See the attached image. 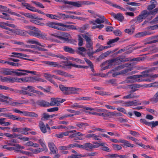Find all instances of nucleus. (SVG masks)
<instances>
[{
	"label": "nucleus",
	"mask_w": 158,
	"mask_h": 158,
	"mask_svg": "<svg viewBox=\"0 0 158 158\" xmlns=\"http://www.w3.org/2000/svg\"><path fill=\"white\" fill-rule=\"evenodd\" d=\"M133 69L134 67L130 64H125L118 66L108 73H112L113 77H115L116 76L126 74L133 70Z\"/></svg>",
	"instance_id": "nucleus-1"
},
{
	"label": "nucleus",
	"mask_w": 158,
	"mask_h": 158,
	"mask_svg": "<svg viewBox=\"0 0 158 158\" xmlns=\"http://www.w3.org/2000/svg\"><path fill=\"white\" fill-rule=\"evenodd\" d=\"M0 101L4 102L8 104L13 106H19L24 104L28 103V100H23L20 102H14L12 101V99L7 96L0 94Z\"/></svg>",
	"instance_id": "nucleus-2"
},
{
	"label": "nucleus",
	"mask_w": 158,
	"mask_h": 158,
	"mask_svg": "<svg viewBox=\"0 0 158 158\" xmlns=\"http://www.w3.org/2000/svg\"><path fill=\"white\" fill-rule=\"evenodd\" d=\"M146 72H142L140 75L132 76L127 78L126 81L128 83H134L138 81H143V79L142 77H145L147 74Z\"/></svg>",
	"instance_id": "nucleus-3"
},
{
	"label": "nucleus",
	"mask_w": 158,
	"mask_h": 158,
	"mask_svg": "<svg viewBox=\"0 0 158 158\" xmlns=\"http://www.w3.org/2000/svg\"><path fill=\"white\" fill-rule=\"evenodd\" d=\"M123 61L120 57H118L113 59L110 61H106L103 63L102 65V69L105 70L110 68L113 63L118 64L121 63Z\"/></svg>",
	"instance_id": "nucleus-4"
},
{
	"label": "nucleus",
	"mask_w": 158,
	"mask_h": 158,
	"mask_svg": "<svg viewBox=\"0 0 158 158\" xmlns=\"http://www.w3.org/2000/svg\"><path fill=\"white\" fill-rule=\"evenodd\" d=\"M13 73L15 74L17 76H21L27 75V73H30L33 75H36V72L30 71L25 69H12Z\"/></svg>",
	"instance_id": "nucleus-5"
},
{
	"label": "nucleus",
	"mask_w": 158,
	"mask_h": 158,
	"mask_svg": "<svg viewBox=\"0 0 158 158\" xmlns=\"http://www.w3.org/2000/svg\"><path fill=\"white\" fill-rule=\"evenodd\" d=\"M60 62L59 63L56 62L50 61H41V62L43 64H42L46 66L49 65L50 66H53L57 68H65V64L62 63V64Z\"/></svg>",
	"instance_id": "nucleus-6"
},
{
	"label": "nucleus",
	"mask_w": 158,
	"mask_h": 158,
	"mask_svg": "<svg viewBox=\"0 0 158 158\" xmlns=\"http://www.w3.org/2000/svg\"><path fill=\"white\" fill-rule=\"evenodd\" d=\"M46 25L49 27L60 30L62 31L64 30L62 28V23L50 22L47 23Z\"/></svg>",
	"instance_id": "nucleus-7"
},
{
	"label": "nucleus",
	"mask_w": 158,
	"mask_h": 158,
	"mask_svg": "<svg viewBox=\"0 0 158 158\" xmlns=\"http://www.w3.org/2000/svg\"><path fill=\"white\" fill-rule=\"evenodd\" d=\"M13 110L15 113L22 114L23 115L25 116H31L34 117H38V115L34 112H30L26 111H22L17 109H15Z\"/></svg>",
	"instance_id": "nucleus-8"
},
{
	"label": "nucleus",
	"mask_w": 158,
	"mask_h": 158,
	"mask_svg": "<svg viewBox=\"0 0 158 158\" xmlns=\"http://www.w3.org/2000/svg\"><path fill=\"white\" fill-rule=\"evenodd\" d=\"M84 38L86 41V47L88 48L89 50H93V42L91 40L90 37L88 35H84Z\"/></svg>",
	"instance_id": "nucleus-9"
},
{
	"label": "nucleus",
	"mask_w": 158,
	"mask_h": 158,
	"mask_svg": "<svg viewBox=\"0 0 158 158\" xmlns=\"http://www.w3.org/2000/svg\"><path fill=\"white\" fill-rule=\"evenodd\" d=\"M65 100L59 98H51V102L49 103L50 106H58L60 103L63 102Z\"/></svg>",
	"instance_id": "nucleus-10"
},
{
	"label": "nucleus",
	"mask_w": 158,
	"mask_h": 158,
	"mask_svg": "<svg viewBox=\"0 0 158 158\" xmlns=\"http://www.w3.org/2000/svg\"><path fill=\"white\" fill-rule=\"evenodd\" d=\"M150 14H152L150 12H148L147 10L142 11L137 18V21L139 22H141L143 19L147 17Z\"/></svg>",
	"instance_id": "nucleus-11"
},
{
	"label": "nucleus",
	"mask_w": 158,
	"mask_h": 158,
	"mask_svg": "<svg viewBox=\"0 0 158 158\" xmlns=\"http://www.w3.org/2000/svg\"><path fill=\"white\" fill-rule=\"evenodd\" d=\"M99 18L96 19L95 20H91L89 21L90 24L95 25L97 24L103 23L106 20L105 18L103 15L98 16Z\"/></svg>",
	"instance_id": "nucleus-12"
},
{
	"label": "nucleus",
	"mask_w": 158,
	"mask_h": 158,
	"mask_svg": "<svg viewBox=\"0 0 158 158\" xmlns=\"http://www.w3.org/2000/svg\"><path fill=\"white\" fill-rule=\"evenodd\" d=\"M81 89L75 87H68V90L67 92V94H78V92H81Z\"/></svg>",
	"instance_id": "nucleus-13"
},
{
	"label": "nucleus",
	"mask_w": 158,
	"mask_h": 158,
	"mask_svg": "<svg viewBox=\"0 0 158 158\" xmlns=\"http://www.w3.org/2000/svg\"><path fill=\"white\" fill-rule=\"evenodd\" d=\"M143 72H146L147 74V76L145 77H148L147 79H143V81H147L149 82L152 81L154 80V79L158 77V74H148L149 72L148 71H145Z\"/></svg>",
	"instance_id": "nucleus-14"
},
{
	"label": "nucleus",
	"mask_w": 158,
	"mask_h": 158,
	"mask_svg": "<svg viewBox=\"0 0 158 158\" xmlns=\"http://www.w3.org/2000/svg\"><path fill=\"white\" fill-rule=\"evenodd\" d=\"M62 63H64L65 64V68H69L70 67L72 66L79 69H87L88 67L87 66L77 65L72 63H68V62L65 61H62L61 63L62 64Z\"/></svg>",
	"instance_id": "nucleus-15"
},
{
	"label": "nucleus",
	"mask_w": 158,
	"mask_h": 158,
	"mask_svg": "<svg viewBox=\"0 0 158 158\" xmlns=\"http://www.w3.org/2000/svg\"><path fill=\"white\" fill-rule=\"evenodd\" d=\"M102 1L105 3H107L111 6H112L113 7L115 8L119 9H120L121 10L123 11H126L127 10L123 7H121L120 6L117 5L115 4H114L111 2L110 1L108 0H101Z\"/></svg>",
	"instance_id": "nucleus-16"
},
{
	"label": "nucleus",
	"mask_w": 158,
	"mask_h": 158,
	"mask_svg": "<svg viewBox=\"0 0 158 158\" xmlns=\"http://www.w3.org/2000/svg\"><path fill=\"white\" fill-rule=\"evenodd\" d=\"M26 42L28 44H37L44 48H45L46 47L45 44H41L35 39H29L26 41Z\"/></svg>",
	"instance_id": "nucleus-17"
},
{
	"label": "nucleus",
	"mask_w": 158,
	"mask_h": 158,
	"mask_svg": "<svg viewBox=\"0 0 158 158\" xmlns=\"http://www.w3.org/2000/svg\"><path fill=\"white\" fill-rule=\"evenodd\" d=\"M96 111L97 112V115L102 116L104 117H106L108 116V111L105 109H96Z\"/></svg>",
	"instance_id": "nucleus-18"
},
{
	"label": "nucleus",
	"mask_w": 158,
	"mask_h": 158,
	"mask_svg": "<svg viewBox=\"0 0 158 158\" xmlns=\"http://www.w3.org/2000/svg\"><path fill=\"white\" fill-rule=\"evenodd\" d=\"M65 3L67 4L78 7L82 6L83 5L85 4V3L84 2L82 1H78L76 2L68 1L66 2Z\"/></svg>",
	"instance_id": "nucleus-19"
},
{
	"label": "nucleus",
	"mask_w": 158,
	"mask_h": 158,
	"mask_svg": "<svg viewBox=\"0 0 158 158\" xmlns=\"http://www.w3.org/2000/svg\"><path fill=\"white\" fill-rule=\"evenodd\" d=\"M1 81L3 82L13 83L15 82V77L10 76L5 77L1 76Z\"/></svg>",
	"instance_id": "nucleus-20"
},
{
	"label": "nucleus",
	"mask_w": 158,
	"mask_h": 158,
	"mask_svg": "<svg viewBox=\"0 0 158 158\" xmlns=\"http://www.w3.org/2000/svg\"><path fill=\"white\" fill-rule=\"evenodd\" d=\"M111 15L114 19L121 22H122L123 20L124 17L123 15L120 13H118L117 14L112 13L111 14Z\"/></svg>",
	"instance_id": "nucleus-21"
},
{
	"label": "nucleus",
	"mask_w": 158,
	"mask_h": 158,
	"mask_svg": "<svg viewBox=\"0 0 158 158\" xmlns=\"http://www.w3.org/2000/svg\"><path fill=\"white\" fill-rule=\"evenodd\" d=\"M71 107L73 108L76 107L77 108H81L84 111L85 110L92 111L94 110V109L93 108L86 106L79 105L77 103H75L72 105L71 106Z\"/></svg>",
	"instance_id": "nucleus-22"
},
{
	"label": "nucleus",
	"mask_w": 158,
	"mask_h": 158,
	"mask_svg": "<svg viewBox=\"0 0 158 158\" xmlns=\"http://www.w3.org/2000/svg\"><path fill=\"white\" fill-rule=\"evenodd\" d=\"M32 79L31 77H27L24 78H18L15 77V82L20 83L25 82H30L31 79Z\"/></svg>",
	"instance_id": "nucleus-23"
},
{
	"label": "nucleus",
	"mask_w": 158,
	"mask_h": 158,
	"mask_svg": "<svg viewBox=\"0 0 158 158\" xmlns=\"http://www.w3.org/2000/svg\"><path fill=\"white\" fill-rule=\"evenodd\" d=\"M8 26L10 27L15 28L16 27V26L14 24L9 23L8 22H0V27L4 29H7Z\"/></svg>",
	"instance_id": "nucleus-24"
},
{
	"label": "nucleus",
	"mask_w": 158,
	"mask_h": 158,
	"mask_svg": "<svg viewBox=\"0 0 158 158\" xmlns=\"http://www.w3.org/2000/svg\"><path fill=\"white\" fill-rule=\"evenodd\" d=\"M21 5L22 6L31 11L34 12L35 10V7L32 6L29 4L26 3L24 0L22 2Z\"/></svg>",
	"instance_id": "nucleus-25"
},
{
	"label": "nucleus",
	"mask_w": 158,
	"mask_h": 158,
	"mask_svg": "<svg viewBox=\"0 0 158 158\" xmlns=\"http://www.w3.org/2000/svg\"><path fill=\"white\" fill-rule=\"evenodd\" d=\"M53 73L56 74L63 76L66 77H70L71 75L67 73L60 70H56L52 71Z\"/></svg>",
	"instance_id": "nucleus-26"
},
{
	"label": "nucleus",
	"mask_w": 158,
	"mask_h": 158,
	"mask_svg": "<svg viewBox=\"0 0 158 158\" xmlns=\"http://www.w3.org/2000/svg\"><path fill=\"white\" fill-rule=\"evenodd\" d=\"M76 131L73 130L67 131L65 132H62L60 134H56L55 135V136L58 138H62L64 136H67L69 135V133H73V132H75Z\"/></svg>",
	"instance_id": "nucleus-27"
},
{
	"label": "nucleus",
	"mask_w": 158,
	"mask_h": 158,
	"mask_svg": "<svg viewBox=\"0 0 158 158\" xmlns=\"http://www.w3.org/2000/svg\"><path fill=\"white\" fill-rule=\"evenodd\" d=\"M111 47V46H102L100 44L98 43L96 44L95 46V47L97 48V49L95 51L96 52H97L101 51L104 49L109 48Z\"/></svg>",
	"instance_id": "nucleus-28"
},
{
	"label": "nucleus",
	"mask_w": 158,
	"mask_h": 158,
	"mask_svg": "<svg viewBox=\"0 0 158 158\" xmlns=\"http://www.w3.org/2000/svg\"><path fill=\"white\" fill-rule=\"evenodd\" d=\"M28 33V32L24 30L19 29H17L15 30V34L21 36H25Z\"/></svg>",
	"instance_id": "nucleus-29"
},
{
	"label": "nucleus",
	"mask_w": 158,
	"mask_h": 158,
	"mask_svg": "<svg viewBox=\"0 0 158 158\" xmlns=\"http://www.w3.org/2000/svg\"><path fill=\"white\" fill-rule=\"evenodd\" d=\"M98 148V146L87 143L85 144V150H89L93 148Z\"/></svg>",
	"instance_id": "nucleus-30"
},
{
	"label": "nucleus",
	"mask_w": 158,
	"mask_h": 158,
	"mask_svg": "<svg viewBox=\"0 0 158 158\" xmlns=\"http://www.w3.org/2000/svg\"><path fill=\"white\" fill-rule=\"evenodd\" d=\"M47 34L46 33L41 31L38 29L36 37L44 40H46L47 39Z\"/></svg>",
	"instance_id": "nucleus-31"
},
{
	"label": "nucleus",
	"mask_w": 158,
	"mask_h": 158,
	"mask_svg": "<svg viewBox=\"0 0 158 158\" xmlns=\"http://www.w3.org/2000/svg\"><path fill=\"white\" fill-rule=\"evenodd\" d=\"M56 20H58L59 19H66L69 18V16L60 13H57L56 15Z\"/></svg>",
	"instance_id": "nucleus-32"
},
{
	"label": "nucleus",
	"mask_w": 158,
	"mask_h": 158,
	"mask_svg": "<svg viewBox=\"0 0 158 158\" xmlns=\"http://www.w3.org/2000/svg\"><path fill=\"white\" fill-rule=\"evenodd\" d=\"M38 142L43 148L42 149H43L45 152H47L48 149L45 143L44 139H38Z\"/></svg>",
	"instance_id": "nucleus-33"
},
{
	"label": "nucleus",
	"mask_w": 158,
	"mask_h": 158,
	"mask_svg": "<svg viewBox=\"0 0 158 158\" xmlns=\"http://www.w3.org/2000/svg\"><path fill=\"white\" fill-rule=\"evenodd\" d=\"M153 34V32L150 31H143L138 33L136 34L135 36L136 37H139L141 36H144L147 35H149Z\"/></svg>",
	"instance_id": "nucleus-34"
},
{
	"label": "nucleus",
	"mask_w": 158,
	"mask_h": 158,
	"mask_svg": "<svg viewBox=\"0 0 158 158\" xmlns=\"http://www.w3.org/2000/svg\"><path fill=\"white\" fill-rule=\"evenodd\" d=\"M48 145L52 152L54 154H56V148L54 143L52 142H49Z\"/></svg>",
	"instance_id": "nucleus-35"
},
{
	"label": "nucleus",
	"mask_w": 158,
	"mask_h": 158,
	"mask_svg": "<svg viewBox=\"0 0 158 158\" xmlns=\"http://www.w3.org/2000/svg\"><path fill=\"white\" fill-rule=\"evenodd\" d=\"M62 28H63L64 30H62V31H65L67 29H72V30H77V28L76 26L73 25H68L66 24H64L62 23Z\"/></svg>",
	"instance_id": "nucleus-36"
},
{
	"label": "nucleus",
	"mask_w": 158,
	"mask_h": 158,
	"mask_svg": "<svg viewBox=\"0 0 158 158\" xmlns=\"http://www.w3.org/2000/svg\"><path fill=\"white\" fill-rule=\"evenodd\" d=\"M151 4L147 6V9L148 10H151L154 8L157 5V2L154 0H152L150 1Z\"/></svg>",
	"instance_id": "nucleus-37"
},
{
	"label": "nucleus",
	"mask_w": 158,
	"mask_h": 158,
	"mask_svg": "<svg viewBox=\"0 0 158 158\" xmlns=\"http://www.w3.org/2000/svg\"><path fill=\"white\" fill-rule=\"evenodd\" d=\"M84 35H86L81 34L77 35L78 41V44L79 46H82L83 45L84 39L82 37L84 38Z\"/></svg>",
	"instance_id": "nucleus-38"
},
{
	"label": "nucleus",
	"mask_w": 158,
	"mask_h": 158,
	"mask_svg": "<svg viewBox=\"0 0 158 158\" xmlns=\"http://www.w3.org/2000/svg\"><path fill=\"white\" fill-rule=\"evenodd\" d=\"M121 141L120 143L123 144V147H126L132 148L134 147L133 144L130 143L128 141L126 140L122 139V140H121Z\"/></svg>",
	"instance_id": "nucleus-39"
},
{
	"label": "nucleus",
	"mask_w": 158,
	"mask_h": 158,
	"mask_svg": "<svg viewBox=\"0 0 158 158\" xmlns=\"http://www.w3.org/2000/svg\"><path fill=\"white\" fill-rule=\"evenodd\" d=\"M76 126L79 127V129L81 130H85L86 127L88 126V124L86 123H77L76 124Z\"/></svg>",
	"instance_id": "nucleus-40"
},
{
	"label": "nucleus",
	"mask_w": 158,
	"mask_h": 158,
	"mask_svg": "<svg viewBox=\"0 0 158 158\" xmlns=\"http://www.w3.org/2000/svg\"><path fill=\"white\" fill-rule=\"evenodd\" d=\"M4 116L5 117H8L9 119H13L14 120H21V118L11 114H5Z\"/></svg>",
	"instance_id": "nucleus-41"
},
{
	"label": "nucleus",
	"mask_w": 158,
	"mask_h": 158,
	"mask_svg": "<svg viewBox=\"0 0 158 158\" xmlns=\"http://www.w3.org/2000/svg\"><path fill=\"white\" fill-rule=\"evenodd\" d=\"M31 78L32 79H31L30 80V82H36V81H40V82H46V81L45 80H43V79L39 78L37 77H31Z\"/></svg>",
	"instance_id": "nucleus-42"
},
{
	"label": "nucleus",
	"mask_w": 158,
	"mask_h": 158,
	"mask_svg": "<svg viewBox=\"0 0 158 158\" xmlns=\"http://www.w3.org/2000/svg\"><path fill=\"white\" fill-rule=\"evenodd\" d=\"M139 97V95H136L135 94L131 93L130 94L124 96L123 98L124 99H127L135 98H137Z\"/></svg>",
	"instance_id": "nucleus-43"
},
{
	"label": "nucleus",
	"mask_w": 158,
	"mask_h": 158,
	"mask_svg": "<svg viewBox=\"0 0 158 158\" xmlns=\"http://www.w3.org/2000/svg\"><path fill=\"white\" fill-rule=\"evenodd\" d=\"M38 104L41 106L45 107L50 106L49 102L43 100H41L38 102Z\"/></svg>",
	"instance_id": "nucleus-44"
},
{
	"label": "nucleus",
	"mask_w": 158,
	"mask_h": 158,
	"mask_svg": "<svg viewBox=\"0 0 158 158\" xmlns=\"http://www.w3.org/2000/svg\"><path fill=\"white\" fill-rule=\"evenodd\" d=\"M99 136L95 134H89L85 136V138H91L94 140H99V139L98 138Z\"/></svg>",
	"instance_id": "nucleus-45"
},
{
	"label": "nucleus",
	"mask_w": 158,
	"mask_h": 158,
	"mask_svg": "<svg viewBox=\"0 0 158 158\" xmlns=\"http://www.w3.org/2000/svg\"><path fill=\"white\" fill-rule=\"evenodd\" d=\"M77 52L78 53L83 56L86 53V49L84 47H80L78 48Z\"/></svg>",
	"instance_id": "nucleus-46"
},
{
	"label": "nucleus",
	"mask_w": 158,
	"mask_h": 158,
	"mask_svg": "<svg viewBox=\"0 0 158 158\" xmlns=\"http://www.w3.org/2000/svg\"><path fill=\"white\" fill-rule=\"evenodd\" d=\"M50 35L51 37H54L55 38H58L60 39L64 40H67L68 39V36H69V35H65L66 36V37H63L59 36L56 34H50Z\"/></svg>",
	"instance_id": "nucleus-47"
},
{
	"label": "nucleus",
	"mask_w": 158,
	"mask_h": 158,
	"mask_svg": "<svg viewBox=\"0 0 158 158\" xmlns=\"http://www.w3.org/2000/svg\"><path fill=\"white\" fill-rule=\"evenodd\" d=\"M12 54H14V55L13 56L15 57H19L21 56L26 57H28V56L27 55L21 53H19L17 52H12Z\"/></svg>",
	"instance_id": "nucleus-48"
},
{
	"label": "nucleus",
	"mask_w": 158,
	"mask_h": 158,
	"mask_svg": "<svg viewBox=\"0 0 158 158\" xmlns=\"http://www.w3.org/2000/svg\"><path fill=\"white\" fill-rule=\"evenodd\" d=\"M34 29L31 30L33 31H30L28 33L30 35L36 37L38 29L35 27V29Z\"/></svg>",
	"instance_id": "nucleus-49"
},
{
	"label": "nucleus",
	"mask_w": 158,
	"mask_h": 158,
	"mask_svg": "<svg viewBox=\"0 0 158 158\" xmlns=\"http://www.w3.org/2000/svg\"><path fill=\"white\" fill-rule=\"evenodd\" d=\"M30 150L31 151L32 153L35 154H37L40 153L41 152L44 151L43 150V149H42V148H40L34 149H30Z\"/></svg>",
	"instance_id": "nucleus-50"
},
{
	"label": "nucleus",
	"mask_w": 158,
	"mask_h": 158,
	"mask_svg": "<svg viewBox=\"0 0 158 158\" xmlns=\"http://www.w3.org/2000/svg\"><path fill=\"white\" fill-rule=\"evenodd\" d=\"M0 89H3L5 90H7L11 92H13L14 91V90L13 89L7 86L0 85Z\"/></svg>",
	"instance_id": "nucleus-51"
},
{
	"label": "nucleus",
	"mask_w": 158,
	"mask_h": 158,
	"mask_svg": "<svg viewBox=\"0 0 158 158\" xmlns=\"http://www.w3.org/2000/svg\"><path fill=\"white\" fill-rule=\"evenodd\" d=\"M85 61L86 62L87 64L90 67L91 71L93 72H94V69L93 67V66L92 62L88 59L86 58H85Z\"/></svg>",
	"instance_id": "nucleus-52"
},
{
	"label": "nucleus",
	"mask_w": 158,
	"mask_h": 158,
	"mask_svg": "<svg viewBox=\"0 0 158 158\" xmlns=\"http://www.w3.org/2000/svg\"><path fill=\"white\" fill-rule=\"evenodd\" d=\"M49 54H51L50 55L53 57H55L60 58L64 60H67V58L65 57L60 54L55 55L52 53H49Z\"/></svg>",
	"instance_id": "nucleus-53"
},
{
	"label": "nucleus",
	"mask_w": 158,
	"mask_h": 158,
	"mask_svg": "<svg viewBox=\"0 0 158 158\" xmlns=\"http://www.w3.org/2000/svg\"><path fill=\"white\" fill-rule=\"evenodd\" d=\"M12 73V70L10 71L8 69H6L2 72V73L5 75H10Z\"/></svg>",
	"instance_id": "nucleus-54"
},
{
	"label": "nucleus",
	"mask_w": 158,
	"mask_h": 158,
	"mask_svg": "<svg viewBox=\"0 0 158 158\" xmlns=\"http://www.w3.org/2000/svg\"><path fill=\"white\" fill-rule=\"evenodd\" d=\"M6 31H4L5 33L9 34L10 35H12L13 34H15V30L10 29L8 27L7 29H6Z\"/></svg>",
	"instance_id": "nucleus-55"
},
{
	"label": "nucleus",
	"mask_w": 158,
	"mask_h": 158,
	"mask_svg": "<svg viewBox=\"0 0 158 158\" xmlns=\"http://www.w3.org/2000/svg\"><path fill=\"white\" fill-rule=\"evenodd\" d=\"M112 146L113 149L116 150H119L122 148V147L118 144H113Z\"/></svg>",
	"instance_id": "nucleus-56"
},
{
	"label": "nucleus",
	"mask_w": 158,
	"mask_h": 158,
	"mask_svg": "<svg viewBox=\"0 0 158 158\" xmlns=\"http://www.w3.org/2000/svg\"><path fill=\"white\" fill-rule=\"evenodd\" d=\"M152 101L154 103L158 102V91L156 93L154 97L152 99Z\"/></svg>",
	"instance_id": "nucleus-57"
},
{
	"label": "nucleus",
	"mask_w": 158,
	"mask_h": 158,
	"mask_svg": "<svg viewBox=\"0 0 158 158\" xmlns=\"http://www.w3.org/2000/svg\"><path fill=\"white\" fill-rule=\"evenodd\" d=\"M60 88L64 94H67V92L68 90V87H65L63 85H61L60 86Z\"/></svg>",
	"instance_id": "nucleus-58"
},
{
	"label": "nucleus",
	"mask_w": 158,
	"mask_h": 158,
	"mask_svg": "<svg viewBox=\"0 0 158 158\" xmlns=\"http://www.w3.org/2000/svg\"><path fill=\"white\" fill-rule=\"evenodd\" d=\"M31 2L38 7L42 8H44V6H43V4L42 3H40V2L33 1H31Z\"/></svg>",
	"instance_id": "nucleus-59"
},
{
	"label": "nucleus",
	"mask_w": 158,
	"mask_h": 158,
	"mask_svg": "<svg viewBox=\"0 0 158 158\" xmlns=\"http://www.w3.org/2000/svg\"><path fill=\"white\" fill-rule=\"evenodd\" d=\"M98 153L96 152H89L86 154L83 155L84 157H86L88 156H94L96 155Z\"/></svg>",
	"instance_id": "nucleus-60"
},
{
	"label": "nucleus",
	"mask_w": 158,
	"mask_h": 158,
	"mask_svg": "<svg viewBox=\"0 0 158 158\" xmlns=\"http://www.w3.org/2000/svg\"><path fill=\"white\" fill-rule=\"evenodd\" d=\"M158 125V121H156L155 122L152 121L149 122V124L148 126H150L152 127H154Z\"/></svg>",
	"instance_id": "nucleus-61"
},
{
	"label": "nucleus",
	"mask_w": 158,
	"mask_h": 158,
	"mask_svg": "<svg viewBox=\"0 0 158 158\" xmlns=\"http://www.w3.org/2000/svg\"><path fill=\"white\" fill-rule=\"evenodd\" d=\"M31 22L34 23L35 24L40 25L41 26H43L44 25V23H41L39 20L38 19L36 20H31Z\"/></svg>",
	"instance_id": "nucleus-62"
},
{
	"label": "nucleus",
	"mask_w": 158,
	"mask_h": 158,
	"mask_svg": "<svg viewBox=\"0 0 158 158\" xmlns=\"http://www.w3.org/2000/svg\"><path fill=\"white\" fill-rule=\"evenodd\" d=\"M119 38L118 37H116L115 39L111 40L107 42V44L108 45H109L112 43L116 42L119 40Z\"/></svg>",
	"instance_id": "nucleus-63"
},
{
	"label": "nucleus",
	"mask_w": 158,
	"mask_h": 158,
	"mask_svg": "<svg viewBox=\"0 0 158 158\" xmlns=\"http://www.w3.org/2000/svg\"><path fill=\"white\" fill-rule=\"evenodd\" d=\"M64 49L65 52H67L72 53L74 52L73 49L67 46L64 47Z\"/></svg>",
	"instance_id": "nucleus-64"
}]
</instances>
